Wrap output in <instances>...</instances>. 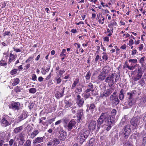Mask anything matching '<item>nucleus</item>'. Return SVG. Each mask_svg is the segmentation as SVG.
Wrapping results in <instances>:
<instances>
[{
	"mask_svg": "<svg viewBox=\"0 0 146 146\" xmlns=\"http://www.w3.org/2000/svg\"><path fill=\"white\" fill-rule=\"evenodd\" d=\"M109 117L107 116V113H102L100 117L97 120V129L99 130L100 127L101 125L103 123H104L106 125L112 124L110 123L108 119Z\"/></svg>",
	"mask_w": 146,
	"mask_h": 146,
	"instance_id": "nucleus-1",
	"label": "nucleus"
},
{
	"mask_svg": "<svg viewBox=\"0 0 146 146\" xmlns=\"http://www.w3.org/2000/svg\"><path fill=\"white\" fill-rule=\"evenodd\" d=\"M90 134V131L86 129L81 130L78 136V138L80 143L82 144Z\"/></svg>",
	"mask_w": 146,
	"mask_h": 146,
	"instance_id": "nucleus-2",
	"label": "nucleus"
},
{
	"mask_svg": "<svg viewBox=\"0 0 146 146\" xmlns=\"http://www.w3.org/2000/svg\"><path fill=\"white\" fill-rule=\"evenodd\" d=\"M117 75L115 73H112L111 75H109L105 79V82L106 83H110L109 86L111 87H113V85L115 84V82H117L118 79H116Z\"/></svg>",
	"mask_w": 146,
	"mask_h": 146,
	"instance_id": "nucleus-3",
	"label": "nucleus"
},
{
	"mask_svg": "<svg viewBox=\"0 0 146 146\" xmlns=\"http://www.w3.org/2000/svg\"><path fill=\"white\" fill-rule=\"evenodd\" d=\"M116 92H114L112 95H111L110 98V100L115 105L118 104L119 102V101L116 96Z\"/></svg>",
	"mask_w": 146,
	"mask_h": 146,
	"instance_id": "nucleus-4",
	"label": "nucleus"
},
{
	"mask_svg": "<svg viewBox=\"0 0 146 146\" xmlns=\"http://www.w3.org/2000/svg\"><path fill=\"white\" fill-rule=\"evenodd\" d=\"M9 108L14 110H18L20 109V104L19 102H13L9 105Z\"/></svg>",
	"mask_w": 146,
	"mask_h": 146,
	"instance_id": "nucleus-5",
	"label": "nucleus"
},
{
	"mask_svg": "<svg viewBox=\"0 0 146 146\" xmlns=\"http://www.w3.org/2000/svg\"><path fill=\"white\" fill-rule=\"evenodd\" d=\"M131 132L130 126L127 125L123 128V133L124 135V137L127 138L128 136L129 135Z\"/></svg>",
	"mask_w": 146,
	"mask_h": 146,
	"instance_id": "nucleus-6",
	"label": "nucleus"
},
{
	"mask_svg": "<svg viewBox=\"0 0 146 146\" xmlns=\"http://www.w3.org/2000/svg\"><path fill=\"white\" fill-rule=\"evenodd\" d=\"M141 120V118L140 117H135L131 120L130 122L131 125L135 128L139 125Z\"/></svg>",
	"mask_w": 146,
	"mask_h": 146,
	"instance_id": "nucleus-7",
	"label": "nucleus"
},
{
	"mask_svg": "<svg viewBox=\"0 0 146 146\" xmlns=\"http://www.w3.org/2000/svg\"><path fill=\"white\" fill-rule=\"evenodd\" d=\"M57 129L58 130V132L60 134V139L64 141L66 137V133L65 131L61 127H58Z\"/></svg>",
	"mask_w": 146,
	"mask_h": 146,
	"instance_id": "nucleus-8",
	"label": "nucleus"
},
{
	"mask_svg": "<svg viewBox=\"0 0 146 146\" xmlns=\"http://www.w3.org/2000/svg\"><path fill=\"white\" fill-rule=\"evenodd\" d=\"M116 113V110L115 109H113L111 112V115H108L107 114V116L109 117L108 119L111 124L114 122L115 115Z\"/></svg>",
	"mask_w": 146,
	"mask_h": 146,
	"instance_id": "nucleus-9",
	"label": "nucleus"
},
{
	"mask_svg": "<svg viewBox=\"0 0 146 146\" xmlns=\"http://www.w3.org/2000/svg\"><path fill=\"white\" fill-rule=\"evenodd\" d=\"M76 103L79 107L82 106L84 103L83 98H81V96L79 95H78L76 98Z\"/></svg>",
	"mask_w": 146,
	"mask_h": 146,
	"instance_id": "nucleus-10",
	"label": "nucleus"
},
{
	"mask_svg": "<svg viewBox=\"0 0 146 146\" xmlns=\"http://www.w3.org/2000/svg\"><path fill=\"white\" fill-rule=\"evenodd\" d=\"M113 90L112 88L108 89L104 92L101 93L100 96L102 97H107L110 95L112 92Z\"/></svg>",
	"mask_w": 146,
	"mask_h": 146,
	"instance_id": "nucleus-11",
	"label": "nucleus"
},
{
	"mask_svg": "<svg viewBox=\"0 0 146 146\" xmlns=\"http://www.w3.org/2000/svg\"><path fill=\"white\" fill-rule=\"evenodd\" d=\"M76 122L74 119L71 120L67 125V129L68 131H70L74 127Z\"/></svg>",
	"mask_w": 146,
	"mask_h": 146,
	"instance_id": "nucleus-12",
	"label": "nucleus"
},
{
	"mask_svg": "<svg viewBox=\"0 0 146 146\" xmlns=\"http://www.w3.org/2000/svg\"><path fill=\"white\" fill-rule=\"evenodd\" d=\"M83 110L82 109H80L77 111V116L78 118V121L79 122L81 120V118L83 116Z\"/></svg>",
	"mask_w": 146,
	"mask_h": 146,
	"instance_id": "nucleus-13",
	"label": "nucleus"
},
{
	"mask_svg": "<svg viewBox=\"0 0 146 146\" xmlns=\"http://www.w3.org/2000/svg\"><path fill=\"white\" fill-rule=\"evenodd\" d=\"M96 122L94 121H91L88 126L89 129L91 131H93L96 128Z\"/></svg>",
	"mask_w": 146,
	"mask_h": 146,
	"instance_id": "nucleus-14",
	"label": "nucleus"
},
{
	"mask_svg": "<svg viewBox=\"0 0 146 146\" xmlns=\"http://www.w3.org/2000/svg\"><path fill=\"white\" fill-rule=\"evenodd\" d=\"M91 91L92 92L94 91V87L92 84L91 83H90L88 84L87 86V89L86 90L85 93H88Z\"/></svg>",
	"mask_w": 146,
	"mask_h": 146,
	"instance_id": "nucleus-15",
	"label": "nucleus"
},
{
	"mask_svg": "<svg viewBox=\"0 0 146 146\" xmlns=\"http://www.w3.org/2000/svg\"><path fill=\"white\" fill-rule=\"evenodd\" d=\"M106 76V72L105 71H103L98 76V79L100 80L101 81L103 80Z\"/></svg>",
	"mask_w": 146,
	"mask_h": 146,
	"instance_id": "nucleus-16",
	"label": "nucleus"
},
{
	"mask_svg": "<svg viewBox=\"0 0 146 146\" xmlns=\"http://www.w3.org/2000/svg\"><path fill=\"white\" fill-rule=\"evenodd\" d=\"M17 56V55H14L11 53L10 55L9 60L8 62V64H10L11 62L14 61Z\"/></svg>",
	"mask_w": 146,
	"mask_h": 146,
	"instance_id": "nucleus-17",
	"label": "nucleus"
},
{
	"mask_svg": "<svg viewBox=\"0 0 146 146\" xmlns=\"http://www.w3.org/2000/svg\"><path fill=\"white\" fill-rule=\"evenodd\" d=\"M65 89V87L63 88L62 92V93L60 92H57L56 94H55V97L57 98H60L62 97L63 96L64 93V91Z\"/></svg>",
	"mask_w": 146,
	"mask_h": 146,
	"instance_id": "nucleus-18",
	"label": "nucleus"
},
{
	"mask_svg": "<svg viewBox=\"0 0 146 146\" xmlns=\"http://www.w3.org/2000/svg\"><path fill=\"white\" fill-rule=\"evenodd\" d=\"M1 124L3 126L5 127L10 125V124L5 118H4L1 120Z\"/></svg>",
	"mask_w": 146,
	"mask_h": 146,
	"instance_id": "nucleus-19",
	"label": "nucleus"
},
{
	"mask_svg": "<svg viewBox=\"0 0 146 146\" xmlns=\"http://www.w3.org/2000/svg\"><path fill=\"white\" fill-rule=\"evenodd\" d=\"M44 137V136L42 137H37L33 141V143H36L42 142L43 141Z\"/></svg>",
	"mask_w": 146,
	"mask_h": 146,
	"instance_id": "nucleus-20",
	"label": "nucleus"
},
{
	"mask_svg": "<svg viewBox=\"0 0 146 146\" xmlns=\"http://www.w3.org/2000/svg\"><path fill=\"white\" fill-rule=\"evenodd\" d=\"M7 64V58H5L4 56H3L2 59L0 61V65L2 66H5Z\"/></svg>",
	"mask_w": 146,
	"mask_h": 146,
	"instance_id": "nucleus-21",
	"label": "nucleus"
},
{
	"mask_svg": "<svg viewBox=\"0 0 146 146\" xmlns=\"http://www.w3.org/2000/svg\"><path fill=\"white\" fill-rule=\"evenodd\" d=\"M117 26L116 22L114 20L111 21V23L108 24V26L110 29H113V27Z\"/></svg>",
	"mask_w": 146,
	"mask_h": 146,
	"instance_id": "nucleus-22",
	"label": "nucleus"
},
{
	"mask_svg": "<svg viewBox=\"0 0 146 146\" xmlns=\"http://www.w3.org/2000/svg\"><path fill=\"white\" fill-rule=\"evenodd\" d=\"M23 127L22 126L15 128L13 130V132L17 134L21 131L23 129Z\"/></svg>",
	"mask_w": 146,
	"mask_h": 146,
	"instance_id": "nucleus-23",
	"label": "nucleus"
},
{
	"mask_svg": "<svg viewBox=\"0 0 146 146\" xmlns=\"http://www.w3.org/2000/svg\"><path fill=\"white\" fill-rule=\"evenodd\" d=\"M79 79L78 78H76L74 83L72 84L71 89H74L76 86L79 83Z\"/></svg>",
	"mask_w": 146,
	"mask_h": 146,
	"instance_id": "nucleus-24",
	"label": "nucleus"
},
{
	"mask_svg": "<svg viewBox=\"0 0 146 146\" xmlns=\"http://www.w3.org/2000/svg\"><path fill=\"white\" fill-rule=\"evenodd\" d=\"M39 133V131L38 130H36L31 133V137L33 139L35 136H36Z\"/></svg>",
	"mask_w": 146,
	"mask_h": 146,
	"instance_id": "nucleus-25",
	"label": "nucleus"
},
{
	"mask_svg": "<svg viewBox=\"0 0 146 146\" xmlns=\"http://www.w3.org/2000/svg\"><path fill=\"white\" fill-rule=\"evenodd\" d=\"M123 92V90L121 89L120 91L119 97V99L121 100H122L124 98V94Z\"/></svg>",
	"mask_w": 146,
	"mask_h": 146,
	"instance_id": "nucleus-26",
	"label": "nucleus"
},
{
	"mask_svg": "<svg viewBox=\"0 0 146 146\" xmlns=\"http://www.w3.org/2000/svg\"><path fill=\"white\" fill-rule=\"evenodd\" d=\"M23 90L22 86H17L15 88L14 90L17 93H18L21 92L22 90Z\"/></svg>",
	"mask_w": 146,
	"mask_h": 146,
	"instance_id": "nucleus-27",
	"label": "nucleus"
},
{
	"mask_svg": "<svg viewBox=\"0 0 146 146\" xmlns=\"http://www.w3.org/2000/svg\"><path fill=\"white\" fill-rule=\"evenodd\" d=\"M142 137L143 141L141 146H145L146 142V133H143Z\"/></svg>",
	"mask_w": 146,
	"mask_h": 146,
	"instance_id": "nucleus-28",
	"label": "nucleus"
},
{
	"mask_svg": "<svg viewBox=\"0 0 146 146\" xmlns=\"http://www.w3.org/2000/svg\"><path fill=\"white\" fill-rule=\"evenodd\" d=\"M141 73L139 72H138L137 74L136 77H135L133 78V80L135 81L138 80L140 78H141Z\"/></svg>",
	"mask_w": 146,
	"mask_h": 146,
	"instance_id": "nucleus-29",
	"label": "nucleus"
},
{
	"mask_svg": "<svg viewBox=\"0 0 146 146\" xmlns=\"http://www.w3.org/2000/svg\"><path fill=\"white\" fill-rule=\"evenodd\" d=\"M61 76H59V75H57L56 76L55 78V79L56 81V84L60 83L62 81V79L60 78Z\"/></svg>",
	"mask_w": 146,
	"mask_h": 146,
	"instance_id": "nucleus-30",
	"label": "nucleus"
},
{
	"mask_svg": "<svg viewBox=\"0 0 146 146\" xmlns=\"http://www.w3.org/2000/svg\"><path fill=\"white\" fill-rule=\"evenodd\" d=\"M135 103V100H129L128 102V105L129 106V108L131 107Z\"/></svg>",
	"mask_w": 146,
	"mask_h": 146,
	"instance_id": "nucleus-31",
	"label": "nucleus"
},
{
	"mask_svg": "<svg viewBox=\"0 0 146 146\" xmlns=\"http://www.w3.org/2000/svg\"><path fill=\"white\" fill-rule=\"evenodd\" d=\"M82 87H79V88H77L75 90L76 93L78 94H80L82 91V88L84 87V86L82 85Z\"/></svg>",
	"mask_w": 146,
	"mask_h": 146,
	"instance_id": "nucleus-32",
	"label": "nucleus"
},
{
	"mask_svg": "<svg viewBox=\"0 0 146 146\" xmlns=\"http://www.w3.org/2000/svg\"><path fill=\"white\" fill-rule=\"evenodd\" d=\"M90 146H93L95 145V140L94 138H92L90 139L89 141Z\"/></svg>",
	"mask_w": 146,
	"mask_h": 146,
	"instance_id": "nucleus-33",
	"label": "nucleus"
},
{
	"mask_svg": "<svg viewBox=\"0 0 146 146\" xmlns=\"http://www.w3.org/2000/svg\"><path fill=\"white\" fill-rule=\"evenodd\" d=\"M20 80L18 78H16L14 80V81L12 83V85L15 86L18 84Z\"/></svg>",
	"mask_w": 146,
	"mask_h": 146,
	"instance_id": "nucleus-34",
	"label": "nucleus"
},
{
	"mask_svg": "<svg viewBox=\"0 0 146 146\" xmlns=\"http://www.w3.org/2000/svg\"><path fill=\"white\" fill-rule=\"evenodd\" d=\"M53 140L54 143L53 144V146H56L57 145L60 143L59 139L56 138H54Z\"/></svg>",
	"mask_w": 146,
	"mask_h": 146,
	"instance_id": "nucleus-35",
	"label": "nucleus"
},
{
	"mask_svg": "<svg viewBox=\"0 0 146 146\" xmlns=\"http://www.w3.org/2000/svg\"><path fill=\"white\" fill-rule=\"evenodd\" d=\"M60 56H67L66 54V51L65 49H63L61 52Z\"/></svg>",
	"mask_w": 146,
	"mask_h": 146,
	"instance_id": "nucleus-36",
	"label": "nucleus"
},
{
	"mask_svg": "<svg viewBox=\"0 0 146 146\" xmlns=\"http://www.w3.org/2000/svg\"><path fill=\"white\" fill-rule=\"evenodd\" d=\"M31 141L28 139L26 141L23 146H31Z\"/></svg>",
	"mask_w": 146,
	"mask_h": 146,
	"instance_id": "nucleus-37",
	"label": "nucleus"
},
{
	"mask_svg": "<svg viewBox=\"0 0 146 146\" xmlns=\"http://www.w3.org/2000/svg\"><path fill=\"white\" fill-rule=\"evenodd\" d=\"M64 102L66 104L65 106L66 108H68L71 106V104L67 100H65Z\"/></svg>",
	"mask_w": 146,
	"mask_h": 146,
	"instance_id": "nucleus-38",
	"label": "nucleus"
},
{
	"mask_svg": "<svg viewBox=\"0 0 146 146\" xmlns=\"http://www.w3.org/2000/svg\"><path fill=\"white\" fill-rule=\"evenodd\" d=\"M103 55L102 56V58L105 61L107 60L108 59V56L106 53L105 52L102 53Z\"/></svg>",
	"mask_w": 146,
	"mask_h": 146,
	"instance_id": "nucleus-39",
	"label": "nucleus"
},
{
	"mask_svg": "<svg viewBox=\"0 0 146 146\" xmlns=\"http://www.w3.org/2000/svg\"><path fill=\"white\" fill-rule=\"evenodd\" d=\"M126 67L129 70H133L135 67V66H130L128 64H126Z\"/></svg>",
	"mask_w": 146,
	"mask_h": 146,
	"instance_id": "nucleus-40",
	"label": "nucleus"
},
{
	"mask_svg": "<svg viewBox=\"0 0 146 146\" xmlns=\"http://www.w3.org/2000/svg\"><path fill=\"white\" fill-rule=\"evenodd\" d=\"M127 94L129 96L128 98L129 100H134L133 98V94L131 93L130 92H128L127 93Z\"/></svg>",
	"mask_w": 146,
	"mask_h": 146,
	"instance_id": "nucleus-41",
	"label": "nucleus"
},
{
	"mask_svg": "<svg viewBox=\"0 0 146 146\" xmlns=\"http://www.w3.org/2000/svg\"><path fill=\"white\" fill-rule=\"evenodd\" d=\"M17 72V70L14 69L12 70L10 72V74L11 75H14V74H16Z\"/></svg>",
	"mask_w": 146,
	"mask_h": 146,
	"instance_id": "nucleus-42",
	"label": "nucleus"
},
{
	"mask_svg": "<svg viewBox=\"0 0 146 146\" xmlns=\"http://www.w3.org/2000/svg\"><path fill=\"white\" fill-rule=\"evenodd\" d=\"M96 107V106L94 104H91L89 107V109L90 110L92 111Z\"/></svg>",
	"mask_w": 146,
	"mask_h": 146,
	"instance_id": "nucleus-43",
	"label": "nucleus"
},
{
	"mask_svg": "<svg viewBox=\"0 0 146 146\" xmlns=\"http://www.w3.org/2000/svg\"><path fill=\"white\" fill-rule=\"evenodd\" d=\"M36 91V89L34 88H32L29 89V92L30 93L34 94L35 93Z\"/></svg>",
	"mask_w": 146,
	"mask_h": 146,
	"instance_id": "nucleus-44",
	"label": "nucleus"
},
{
	"mask_svg": "<svg viewBox=\"0 0 146 146\" xmlns=\"http://www.w3.org/2000/svg\"><path fill=\"white\" fill-rule=\"evenodd\" d=\"M25 141V140L23 138L21 137L20 139V140L19 141V143L21 145H22Z\"/></svg>",
	"mask_w": 146,
	"mask_h": 146,
	"instance_id": "nucleus-45",
	"label": "nucleus"
},
{
	"mask_svg": "<svg viewBox=\"0 0 146 146\" xmlns=\"http://www.w3.org/2000/svg\"><path fill=\"white\" fill-rule=\"evenodd\" d=\"M129 62L133 64H136L137 62V60L136 59H130L129 60Z\"/></svg>",
	"mask_w": 146,
	"mask_h": 146,
	"instance_id": "nucleus-46",
	"label": "nucleus"
},
{
	"mask_svg": "<svg viewBox=\"0 0 146 146\" xmlns=\"http://www.w3.org/2000/svg\"><path fill=\"white\" fill-rule=\"evenodd\" d=\"M71 110L72 113L74 114H75L76 113V111L77 110V108L75 106L73 107Z\"/></svg>",
	"mask_w": 146,
	"mask_h": 146,
	"instance_id": "nucleus-47",
	"label": "nucleus"
},
{
	"mask_svg": "<svg viewBox=\"0 0 146 146\" xmlns=\"http://www.w3.org/2000/svg\"><path fill=\"white\" fill-rule=\"evenodd\" d=\"M90 94L88 93H85L84 94V99L86 100L90 96Z\"/></svg>",
	"mask_w": 146,
	"mask_h": 146,
	"instance_id": "nucleus-48",
	"label": "nucleus"
},
{
	"mask_svg": "<svg viewBox=\"0 0 146 146\" xmlns=\"http://www.w3.org/2000/svg\"><path fill=\"white\" fill-rule=\"evenodd\" d=\"M55 118H54L51 119H48L47 120V123L50 124H51L52 122L54 121Z\"/></svg>",
	"mask_w": 146,
	"mask_h": 146,
	"instance_id": "nucleus-49",
	"label": "nucleus"
},
{
	"mask_svg": "<svg viewBox=\"0 0 146 146\" xmlns=\"http://www.w3.org/2000/svg\"><path fill=\"white\" fill-rule=\"evenodd\" d=\"M54 143L53 140L51 141L48 142L47 144V146H53V144Z\"/></svg>",
	"mask_w": 146,
	"mask_h": 146,
	"instance_id": "nucleus-50",
	"label": "nucleus"
},
{
	"mask_svg": "<svg viewBox=\"0 0 146 146\" xmlns=\"http://www.w3.org/2000/svg\"><path fill=\"white\" fill-rule=\"evenodd\" d=\"M10 35V32L9 31H5L3 34V35L4 36H6L7 35L9 36Z\"/></svg>",
	"mask_w": 146,
	"mask_h": 146,
	"instance_id": "nucleus-51",
	"label": "nucleus"
},
{
	"mask_svg": "<svg viewBox=\"0 0 146 146\" xmlns=\"http://www.w3.org/2000/svg\"><path fill=\"white\" fill-rule=\"evenodd\" d=\"M134 43V42L133 40L132 39H130L129 42V43H128V45L130 46H131Z\"/></svg>",
	"mask_w": 146,
	"mask_h": 146,
	"instance_id": "nucleus-52",
	"label": "nucleus"
},
{
	"mask_svg": "<svg viewBox=\"0 0 146 146\" xmlns=\"http://www.w3.org/2000/svg\"><path fill=\"white\" fill-rule=\"evenodd\" d=\"M65 72L64 70H61L59 71V74H57V75H59V76H60L61 75L63 74Z\"/></svg>",
	"mask_w": 146,
	"mask_h": 146,
	"instance_id": "nucleus-53",
	"label": "nucleus"
},
{
	"mask_svg": "<svg viewBox=\"0 0 146 146\" xmlns=\"http://www.w3.org/2000/svg\"><path fill=\"white\" fill-rule=\"evenodd\" d=\"M91 74H90L89 72H87V74L86 76V79L88 80L90 79Z\"/></svg>",
	"mask_w": 146,
	"mask_h": 146,
	"instance_id": "nucleus-54",
	"label": "nucleus"
},
{
	"mask_svg": "<svg viewBox=\"0 0 146 146\" xmlns=\"http://www.w3.org/2000/svg\"><path fill=\"white\" fill-rule=\"evenodd\" d=\"M101 58V57L99 55H97L95 59V62L96 63H97L98 60Z\"/></svg>",
	"mask_w": 146,
	"mask_h": 146,
	"instance_id": "nucleus-55",
	"label": "nucleus"
},
{
	"mask_svg": "<svg viewBox=\"0 0 146 146\" xmlns=\"http://www.w3.org/2000/svg\"><path fill=\"white\" fill-rule=\"evenodd\" d=\"M143 48V45L142 44H140L139 45L138 48L139 51H141L142 50Z\"/></svg>",
	"mask_w": 146,
	"mask_h": 146,
	"instance_id": "nucleus-56",
	"label": "nucleus"
},
{
	"mask_svg": "<svg viewBox=\"0 0 146 146\" xmlns=\"http://www.w3.org/2000/svg\"><path fill=\"white\" fill-rule=\"evenodd\" d=\"M14 142V140L13 139H11L9 141V144L10 146H12Z\"/></svg>",
	"mask_w": 146,
	"mask_h": 146,
	"instance_id": "nucleus-57",
	"label": "nucleus"
},
{
	"mask_svg": "<svg viewBox=\"0 0 146 146\" xmlns=\"http://www.w3.org/2000/svg\"><path fill=\"white\" fill-rule=\"evenodd\" d=\"M144 58L145 57H143L140 59L139 61L140 63L141 64H143V63L144 61Z\"/></svg>",
	"mask_w": 146,
	"mask_h": 146,
	"instance_id": "nucleus-58",
	"label": "nucleus"
},
{
	"mask_svg": "<svg viewBox=\"0 0 146 146\" xmlns=\"http://www.w3.org/2000/svg\"><path fill=\"white\" fill-rule=\"evenodd\" d=\"M32 79L34 81H35L36 80V76L35 74H33Z\"/></svg>",
	"mask_w": 146,
	"mask_h": 146,
	"instance_id": "nucleus-59",
	"label": "nucleus"
},
{
	"mask_svg": "<svg viewBox=\"0 0 146 146\" xmlns=\"http://www.w3.org/2000/svg\"><path fill=\"white\" fill-rule=\"evenodd\" d=\"M13 50L14 51H15L16 52H20L21 50L19 49L15 48L14 47L13 48Z\"/></svg>",
	"mask_w": 146,
	"mask_h": 146,
	"instance_id": "nucleus-60",
	"label": "nucleus"
},
{
	"mask_svg": "<svg viewBox=\"0 0 146 146\" xmlns=\"http://www.w3.org/2000/svg\"><path fill=\"white\" fill-rule=\"evenodd\" d=\"M74 45L76 47H77L78 48H80V44L77 43H75L74 44Z\"/></svg>",
	"mask_w": 146,
	"mask_h": 146,
	"instance_id": "nucleus-61",
	"label": "nucleus"
},
{
	"mask_svg": "<svg viewBox=\"0 0 146 146\" xmlns=\"http://www.w3.org/2000/svg\"><path fill=\"white\" fill-rule=\"evenodd\" d=\"M104 40L105 41L108 42L109 41L110 39L108 37L106 36L104 38Z\"/></svg>",
	"mask_w": 146,
	"mask_h": 146,
	"instance_id": "nucleus-62",
	"label": "nucleus"
},
{
	"mask_svg": "<svg viewBox=\"0 0 146 146\" xmlns=\"http://www.w3.org/2000/svg\"><path fill=\"white\" fill-rule=\"evenodd\" d=\"M124 146H133L129 142H127L125 143Z\"/></svg>",
	"mask_w": 146,
	"mask_h": 146,
	"instance_id": "nucleus-63",
	"label": "nucleus"
},
{
	"mask_svg": "<svg viewBox=\"0 0 146 146\" xmlns=\"http://www.w3.org/2000/svg\"><path fill=\"white\" fill-rule=\"evenodd\" d=\"M143 115H144V116L143 117V120L146 121V112H145Z\"/></svg>",
	"mask_w": 146,
	"mask_h": 146,
	"instance_id": "nucleus-64",
	"label": "nucleus"
}]
</instances>
